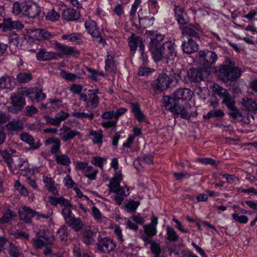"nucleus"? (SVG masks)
Returning <instances> with one entry per match:
<instances>
[{
    "instance_id": "obj_1",
    "label": "nucleus",
    "mask_w": 257,
    "mask_h": 257,
    "mask_svg": "<svg viewBox=\"0 0 257 257\" xmlns=\"http://www.w3.org/2000/svg\"><path fill=\"white\" fill-rule=\"evenodd\" d=\"M242 71L235 66V63L227 59L218 69V76L224 82L235 81L241 75Z\"/></svg>"
},
{
    "instance_id": "obj_2",
    "label": "nucleus",
    "mask_w": 257,
    "mask_h": 257,
    "mask_svg": "<svg viewBox=\"0 0 257 257\" xmlns=\"http://www.w3.org/2000/svg\"><path fill=\"white\" fill-rule=\"evenodd\" d=\"M176 45L172 41H166L163 43L162 47L153 55L155 62L162 61L168 63L170 60H173L177 56Z\"/></svg>"
},
{
    "instance_id": "obj_3",
    "label": "nucleus",
    "mask_w": 257,
    "mask_h": 257,
    "mask_svg": "<svg viewBox=\"0 0 257 257\" xmlns=\"http://www.w3.org/2000/svg\"><path fill=\"white\" fill-rule=\"evenodd\" d=\"M163 101L165 107L175 115H180L181 118L190 119L191 115L187 109V105L180 104L179 102L170 99L168 96H164Z\"/></svg>"
},
{
    "instance_id": "obj_4",
    "label": "nucleus",
    "mask_w": 257,
    "mask_h": 257,
    "mask_svg": "<svg viewBox=\"0 0 257 257\" xmlns=\"http://www.w3.org/2000/svg\"><path fill=\"white\" fill-rule=\"evenodd\" d=\"M21 93L23 95L28 97L32 102H39L46 98V94L38 87H24L22 89Z\"/></svg>"
},
{
    "instance_id": "obj_5",
    "label": "nucleus",
    "mask_w": 257,
    "mask_h": 257,
    "mask_svg": "<svg viewBox=\"0 0 257 257\" xmlns=\"http://www.w3.org/2000/svg\"><path fill=\"white\" fill-rule=\"evenodd\" d=\"M175 85L174 80L166 74H160L152 84L155 91H162Z\"/></svg>"
},
{
    "instance_id": "obj_6",
    "label": "nucleus",
    "mask_w": 257,
    "mask_h": 257,
    "mask_svg": "<svg viewBox=\"0 0 257 257\" xmlns=\"http://www.w3.org/2000/svg\"><path fill=\"white\" fill-rule=\"evenodd\" d=\"M199 61L204 66L209 67L215 63L218 59L217 54L209 50L200 51L198 53Z\"/></svg>"
},
{
    "instance_id": "obj_7",
    "label": "nucleus",
    "mask_w": 257,
    "mask_h": 257,
    "mask_svg": "<svg viewBox=\"0 0 257 257\" xmlns=\"http://www.w3.org/2000/svg\"><path fill=\"white\" fill-rule=\"evenodd\" d=\"M183 35H188L192 38L199 39L202 33L201 26L198 24H189L186 26H180Z\"/></svg>"
},
{
    "instance_id": "obj_8",
    "label": "nucleus",
    "mask_w": 257,
    "mask_h": 257,
    "mask_svg": "<svg viewBox=\"0 0 257 257\" xmlns=\"http://www.w3.org/2000/svg\"><path fill=\"white\" fill-rule=\"evenodd\" d=\"M150 35L152 36L150 42V51L152 55H153L157 52L162 45L161 42L164 40L165 36L164 34H162L158 32H151Z\"/></svg>"
},
{
    "instance_id": "obj_9",
    "label": "nucleus",
    "mask_w": 257,
    "mask_h": 257,
    "mask_svg": "<svg viewBox=\"0 0 257 257\" xmlns=\"http://www.w3.org/2000/svg\"><path fill=\"white\" fill-rule=\"evenodd\" d=\"M97 232L92 227H85L82 233V241L86 245L94 244L96 241Z\"/></svg>"
},
{
    "instance_id": "obj_10",
    "label": "nucleus",
    "mask_w": 257,
    "mask_h": 257,
    "mask_svg": "<svg viewBox=\"0 0 257 257\" xmlns=\"http://www.w3.org/2000/svg\"><path fill=\"white\" fill-rule=\"evenodd\" d=\"M97 247L98 249L102 252H109L115 248L116 243L111 238L103 237L100 239H98Z\"/></svg>"
},
{
    "instance_id": "obj_11",
    "label": "nucleus",
    "mask_w": 257,
    "mask_h": 257,
    "mask_svg": "<svg viewBox=\"0 0 257 257\" xmlns=\"http://www.w3.org/2000/svg\"><path fill=\"white\" fill-rule=\"evenodd\" d=\"M202 79V72L197 68H191L188 71L187 75L184 78L183 81L187 84L196 83L201 82Z\"/></svg>"
},
{
    "instance_id": "obj_12",
    "label": "nucleus",
    "mask_w": 257,
    "mask_h": 257,
    "mask_svg": "<svg viewBox=\"0 0 257 257\" xmlns=\"http://www.w3.org/2000/svg\"><path fill=\"white\" fill-rule=\"evenodd\" d=\"M24 15L30 18H36L41 13V8L36 3L31 1H27V4Z\"/></svg>"
},
{
    "instance_id": "obj_13",
    "label": "nucleus",
    "mask_w": 257,
    "mask_h": 257,
    "mask_svg": "<svg viewBox=\"0 0 257 257\" xmlns=\"http://www.w3.org/2000/svg\"><path fill=\"white\" fill-rule=\"evenodd\" d=\"M24 96L21 94V95H12L11 97L13 107L9 108L8 110L10 112L17 113L21 110L25 104V99Z\"/></svg>"
},
{
    "instance_id": "obj_14",
    "label": "nucleus",
    "mask_w": 257,
    "mask_h": 257,
    "mask_svg": "<svg viewBox=\"0 0 257 257\" xmlns=\"http://www.w3.org/2000/svg\"><path fill=\"white\" fill-rule=\"evenodd\" d=\"M192 92L188 88H180L177 89L173 94L172 97L168 96L171 99L179 102L180 100L185 101L189 100L191 98Z\"/></svg>"
},
{
    "instance_id": "obj_15",
    "label": "nucleus",
    "mask_w": 257,
    "mask_h": 257,
    "mask_svg": "<svg viewBox=\"0 0 257 257\" xmlns=\"http://www.w3.org/2000/svg\"><path fill=\"white\" fill-rule=\"evenodd\" d=\"M70 114L67 112L60 111L56 113L54 117H50L49 116H46L45 119L47 123L51 124L53 126H59L61 122L66 120Z\"/></svg>"
},
{
    "instance_id": "obj_16",
    "label": "nucleus",
    "mask_w": 257,
    "mask_h": 257,
    "mask_svg": "<svg viewBox=\"0 0 257 257\" xmlns=\"http://www.w3.org/2000/svg\"><path fill=\"white\" fill-rule=\"evenodd\" d=\"M120 182L114 180H110L108 187L109 188V192H113L120 195L127 196L130 194V188L127 186H125L126 191H124V188L120 185Z\"/></svg>"
},
{
    "instance_id": "obj_17",
    "label": "nucleus",
    "mask_w": 257,
    "mask_h": 257,
    "mask_svg": "<svg viewBox=\"0 0 257 257\" xmlns=\"http://www.w3.org/2000/svg\"><path fill=\"white\" fill-rule=\"evenodd\" d=\"M44 144L46 146H50L49 152L52 155H56L61 151V142L57 138H49L45 141Z\"/></svg>"
},
{
    "instance_id": "obj_18",
    "label": "nucleus",
    "mask_w": 257,
    "mask_h": 257,
    "mask_svg": "<svg viewBox=\"0 0 257 257\" xmlns=\"http://www.w3.org/2000/svg\"><path fill=\"white\" fill-rule=\"evenodd\" d=\"M19 219L26 224H31L33 218V210L29 206H24L18 212Z\"/></svg>"
},
{
    "instance_id": "obj_19",
    "label": "nucleus",
    "mask_w": 257,
    "mask_h": 257,
    "mask_svg": "<svg viewBox=\"0 0 257 257\" xmlns=\"http://www.w3.org/2000/svg\"><path fill=\"white\" fill-rule=\"evenodd\" d=\"M198 45L192 38L188 39L187 41L182 42L181 47L183 52L187 54H191L197 52L198 50Z\"/></svg>"
},
{
    "instance_id": "obj_20",
    "label": "nucleus",
    "mask_w": 257,
    "mask_h": 257,
    "mask_svg": "<svg viewBox=\"0 0 257 257\" xmlns=\"http://www.w3.org/2000/svg\"><path fill=\"white\" fill-rule=\"evenodd\" d=\"M16 153V150L12 149H7L4 151L0 152V160L3 159L11 171L13 170V159L12 157L13 154Z\"/></svg>"
},
{
    "instance_id": "obj_21",
    "label": "nucleus",
    "mask_w": 257,
    "mask_h": 257,
    "mask_svg": "<svg viewBox=\"0 0 257 257\" xmlns=\"http://www.w3.org/2000/svg\"><path fill=\"white\" fill-rule=\"evenodd\" d=\"M127 41L130 50L133 52H135L138 47H139V50H140L141 46H145L142 37L134 33H132L131 36L127 38Z\"/></svg>"
},
{
    "instance_id": "obj_22",
    "label": "nucleus",
    "mask_w": 257,
    "mask_h": 257,
    "mask_svg": "<svg viewBox=\"0 0 257 257\" xmlns=\"http://www.w3.org/2000/svg\"><path fill=\"white\" fill-rule=\"evenodd\" d=\"M60 131H63L64 135L61 137V140L63 142H66L69 140L73 139L76 136L81 135L80 133L76 130H71L69 127L63 124Z\"/></svg>"
},
{
    "instance_id": "obj_23",
    "label": "nucleus",
    "mask_w": 257,
    "mask_h": 257,
    "mask_svg": "<svg viewBox=\"0 0 257 257\" xmlns=\"http://www.w3.org/2000/svg\"><path fill=\"white\" fill-rule=\"evenodd\" d=\"M36 56L38 60L47 61L57 59L58 56H60V54L53 52L47 51L46 49H42L39 50Z\"/></svg>"
},
{
    "instance_id": "obj_24",
    "label": "nucleus",
    "mask_w": 257,
    "mask_h": 257,
    "mask_svg": "<svg viewBox=\"0 0 257 257\" xmlns=\"http://www.w3.org/2000/svg\"><path fill=\"white\" fill-rule=\"evenodd\" d=\"M80 14L78 11L71 8H68L63 11L62 17L67 21H76L79 19Z\"/></svg>"
},
{
    "instance_id": "obj_25",
    "label": "nucleus",
    "mask_w": 257,
    "mask_h": 257,
    "mask_svg": "<svg viewBox=\"0 0 257 257\" xmlns=\"http://www.w3.org/2000/svg\"><path fill=\"white\" fill-rule=\"evenodd\" d=\"M83 36L79 33H72L64 34L62 36V40H67V41L76 44H81L82 43Z\"/></svg>"
},
{
    "instance_id": "obj_26",
    "label": "nucleus",
    "mask_w": 257,
    "mask_h": 257,
    "mask_svg": "<svg viewBox=\"0 0 257 257\" xmlns=\"http://www.w3.org/2000/svg\"><path fill=\"white\" fill-rule=\"evenodd\" d=\"M31 35L33 39L38 41L49 39L51 36L48 31L40 29L32 30Z\"/></svg>"
},
{
    "instance_id": "obj_27",
    "label": "nucleus",
    "mask_w": 257,
    "mask_h": 257,
    "mask_svg": "<svg viewBox=\"0 0 257 257\" xmlns=\"http://www.w3.org/2000/svg\"><path fill=\"white\" fill-rule=\"evenodd\" d=\"M6 128L11 132H17L23 129V122L18 118L10 121L6 125Z\"/></svg>"
},
{
    "instance_id": "obj_28",
    "label": "nucleus",
    "mask_w": 257,
    "mask_h": 257,
    "mask_svg": "<svg viewBox=\"0 0 257 257\" xmlns=\"http://www.w3.org/2000/svg\"><path fill=\"white\" fill-rule=\"evenodd\" d=\"M55 47L58 50L61 51L62 54L64 55L75 56L79 54L78 51L73 47L61 44L59 43H56Z\"/></svg>"
},
{
    "instance_id": "obj_29",
    "label": "nucleus",
    "mask_w": 257,
    "mask_h": 257,
    "mask_svg": "<svg viewBox=\"0 0 257 257\" xmlns=\"http://www.w3.org/2000/svg\"><path fill=\"white\" fill-rule=\"evenodd\" d=\"M15 85V79L8 75L0 77V88L2 89H11Z\"/></svg>"
},
{
    "instance_id": "obj_30",
    "label": "nucleus",
    "mask_w": 257,
    "mask_h": 257,
    "mask_svg": "<svg viewBox=\"0 0 257 257\" xmlns=\"http://www.w3.org/2000/svg\"><path fill=\"white\" fill-rule=\"evenodd\" d=\"M182 70L183 69L181 66H177L176 65L172 66L170 68L169 75L168 76L174 80V83L175 85L181 79V74Z\"/></svg>"
},
{
    "instance_id": "obj_31",
    "label": "nucleus",
    "mask_w": 257,
    "mask_h": 257,
    "mask_svg": "<svg viewBox=\"0 0 257 257\" xmlns=\"http://www.w3.org/2000/svg\"><path fill=\"white\" fill-rule=\"evenodd\" d=\"M105 69L109 73H115L117 70L116 62L113 57L108 53L105 60Z\"/></svg>"
},
{
    "instance_id": "obj_32",
    "label": "nucleus",
    "mask_w": 257,
    "mask_h": 257,
    "mask_svg": "<svg viewBox=\"0 0 257 257\" xmlns=\"http://www.w3.org/2000/svg\"><path fill=\"white\" fill-rule=\"evenodd\" d=\"M74 231L77 232L83 229L84 223L80 218L73 216L66 222Z\"/></svg>"
},
{
    "instance_id": "obj_33",
    "label": "nucleus",
    "mask_w": 257,
    "mask_h": 257,
    "mask_svg": "<svg viewBox=\"0 0 257 257\" xmlns=\"http://www.w3.org/2000/svg\"><path fill=\"white\" fill-rule=\"evenodd\" d=\"M43 182L45 184V186L48 191L51 192L54 195L58 194V190L55 186V182L52 178L47 176H43Z\"/></svg>"
},
{
    "instance_id": "obj_34",
    "label": "nucleus",
    "mask_w": 257,
    "mask_h": 257,
    "mask_svg": "<svg viewBox=\"0 0 257 257\" xmlns=\"http://www.w3.org/2000/svg\"><path fill=\"white\" fill-rule=\"evenodd\" d=\"M241 103L247 111L255 112L257 110V104L256 102L248 97L242 98Z\"/></svg>"
},
{
    "instance_id": "obj_35",
    "label": "nucleus",
    "mask_w": 257,
    "mask_h": 257,
    "mask_svg": "<svg viewBox=\"0 0 257 257\" xmlns=\"http://www.w3.org/2000/svg\"><path fill=\"white\" fill-rule=\"evenodd\" d=\"M21 140L28 144L30 146L31 149L36 150L39 149L41 146V144L38 142L37 144L34 143V139L32 136L27 133H23L20 136Z\"/></svg>"
},
{
    "instance_id": "obj_36",
    "label": "nucleus",
    "mask_w": 257,
    "mask_h": 257,
    "mask_svg": "<svg viewBox=\"0 0 257 257\" xmlns=\"http://www.w3.org/2000/svg\"><path fill=\"white\" fill-rule=\"evenodd\" d=\"M88 100L86 103V107L91 109L96 108L99 103V98L93 91H88Z\"/></svg>"
},
{
    "instance_id": "obj_37",
    "label": "nucleus",
    "mask_w": 257,
    "mask_h": 257,
    "mask_svg": "<svg viewBox=\"0 0 257 257\" xmlns=\"http://www.w3.org/2000/svg\"><path fill=\"white\" fill-rule=\"evenodd\" d=\"M3 25L5 28L9 29L21 30L24 25L19 21H13L12 18L5 19Z\"/></svg>"
},
{
    "instance_id": "obj_38",
    "label": "nucleus",
    "mask_w": 257,
    "mask_h": 257,
    "mask_svg": "<svg viewBox=\"0 0 257 257\" xmlns=\"http://www.w3.org/2000/svg\"><path fill=\"white\" fill-rule=\"evenodd\" d=\"M175 14L176 20L180 26L187 24L188 21L185 18L186 13L183 9L179 7L176 8Z\"/></svg>"
},
{
    "instance_id": "obj_39",
    "label": "nucleus",
    "mask_w": 257,
    "mask_h": 257,
    "mask_svg": "<svg viewBox=\"0 0 257 257\" xmlns=\"http://www.w3.org/2000/svg\"><path fill=\"white\" fill-rule=\"evenodd\" d=\"M26 4L27 1L22 2H19L18 1L15 2L13 5V13L16 16L21 14L24 15Z\"/></svg>"
},
{
    "instance_id": "obj_40",
    "label": "nucleus",
    "mask_w": 257,
    "mask_h": 257,
    "mask_svg": "<svg viewBox=\"0 0 257 257\" xmlns=\"http://www.w3.org/2000/svg\"><path fill=\"white\" fill-rule=\"evenodd\" d=\"M180 237L177 234L175 229L170 226H167L166 227V236H165V239L168 240L171 242H175L178 241Z\"/></svg>"
},
{
    "instance_id": "obj_41",
    "label": "nucleus",
    "mask_w": 257,
    "mask_h": 257,
    "mask_svg": "<svg viewBox=\"0 0 257 257\" xmlns=\"http://www.w3.org/2000/svg\"><path fill=\"white\" fill-rule=\"evenodd\" d=\"M85 27L93 38L99 37L100 32L98 30L96 24L94 21H91V22H86L85 23Z\"/></svg>"
},
{
    "instance_id": "obj_42",
    "label": "nucleus",
    "mask_w": 257,
    "mask_h": 257,
    "mask_svg": "<svg viewBox=\"0 0 257 257\" xmlns=\"http://www.w3.org/2000/svg\"><path fill=\"white\" fill-rule=\"evenodd\" d=\"M132 109L135 116L139 122H143L145 121V116L142 111L140 105L138 103L132 104Z\"/></svg>"
},
{
    "instance_id": "obj_43",
    "label": "nucleus",
    "mask_w": 257,
    "mask_h": 257,
    "mask_svg": "<svg viewBox=\"0 0 257 257\" xmlns=\"http://www.w3.org/2000/svg\"><path fill=\"white\" fill-rule=\"evenodd\" d=\"M138 16L139 19L140 28H146L153 25L154 21L155 20V18L154 17H141L140 12L138 13Z\"/></svg>"
},
{
    "instance_id": "obj_44",
    "label": "nucleus",
    "mask_w": 257,
    "mask_h": 257,
    "mask_svg": "<svg viewBox=\"0 0 257 257\" xmlns=\"http://www.w3.org/2000/svg\"><path fill=\"white\" fill-rule=\"evenodd\" d=\"M55 160L56 162L60 165L62 166H69L71 164V160L66 154H61L59 155V154L54 156Z\"/></svg>"
},
{
    "instance_id": "obj_45",
    "label": "nucleus",
    "mask_w": 257,
    "mask_h": 257,
    "mask_svg": "<svg viewBox=\"0 0 257 257\" xmlns=\"http://www.w3.org/2000/svg\"><path fill=\"white\" fill-rule=\"evenodd\" d=\"M32 75L30 72H20L17 75V80L20 83H27L32 79Z\"/></svg>"
},
{
    "instance_id": "obj_46",
    "label": "nucleus",
    "mask_w": 257,
    "mask_h": 257,
    "mask_svg": "<svg viewBox=\"0 0 257 257\" xmlns=\"http://www.w3.org/2000/svg\"><path fill=\"white\" fill-rule=\"evenodd\" d=\"M16 216L17 214L16 212L11 209H7L4 212L3 216L0 218V223L4 224L8 223Z\"/></svg>"
},
{
    "instance_id": "obj_47",
    "label": "nucleus",
    "mask_w": 257,
    "mask_h": 257,
    "mask_svg": "<svg viewBox=\"0 0 257 257\" xmlns=\"http://www.w3.org/2000/svg\"><path fill=\"white\" fill-rule=\"evenodd\" d=\"M89 135L94 137L92 139L93 144H98L101 145L102 143L103 134L101 130L91 131Z\"/></svg>"
},
{
    "instance_id": "obj_48",
    "label": "nucleus",
    "mask_w": 257,
    "mask_h": 257,
    "mask_svg": "<svg viewBox=\"0 0 257 257\" xmlns=\"http://www.w3.org/2000/svg\"><path fill=\"white\" fill-rule=\"evenodd\" d=\"M98 172V170L97 169H95L91 166H89L83 173L85 177L91 180H93L96 179Z\"/></svg>"
},
{
    "instance_id": "obj_49",
    "label": "nucleus",
    "mask_w": 257,
    "mask_h": 257,
    "mask_svg": "<svg viewBox=\"0 0 257 257\" xmlns=\"http://www.w3.org/2000/svg\"><path fill=\"white\" fill-rule=\"evenodd\" d=\"M10 234L13 236L15 239H21L24 240H28L30 238V235L28 233L24 231H16L12 230Z\"/></svg>"
},
{
    "instance_id": "obj_50",
    "label": "nucleus",
    "mask_w": 257,
    "mask_h": 257,
    "mask_svg": "<svg viewBox=\"0 0 257 257\" xmlns=\"http://www.w3.org/2000/svg\"><path fill=\"white\" fill-rule=\"evenodd\" d=\"M60 76L67 81L73 82L78 76L74 73H70L64 69H61L60 72Z\"/></svg>"
},
{
    "instance_id": "obj_51",
    "label": "nucleus",
    "mask_w": 257,
    "mask_h": 257,
    "mask_svg": "<svg viewBox=\"0 0 257 257\" xmlns=\"http://www.w3.org/2000/svg\"><path fill=\"white\" fill-rule=\"evenodd\" d=\"M8 251L11 257H19L20 255V247L12 242H9Z\"/></svg>"
},
{
    "instance_id": "obj_52",
    "label": "nucleus",
    "mask_w": 257,
    "mask_h": 257,
    "mask_svg": "<svg viewBox=\"0 0 257 257\" xmlns=\"http://www.w3.org/2000/svg\"><path fill=\"white\" fill-rule=\"evenodd\" d=\"M213 89L214 92L222 99L229 94L226 89L219 86L217 84H214Z\"/></svg>"
},
{
    "instance_id": "obj_53",
    "label": "nucleus",
    "mask_w": 257,
    "mask_h": 257,
    "mask_svg": "<svg viewBox=\"0 0 257 257\" xmlns=\"http://www.w3.org/2000/svg\"><path fill=\"white\" fill-rule=\"evenodd\" d=\"M140 204V202L139 201L131 200L125 204V210L128 212H135Z\"/></svg>"
},
{
    "instance_id": "obj_54",
    "label": "nucleus",
    "mask_w": 257,
    "mask_h": 257,
    "mask_svg": "<svg viewBox=\"0 0 257 257\" xmlns=\"http://www.w3.org/2000/svg\"><path fill=\"white\" fill-rule=\"evenodd\" d=\"M106 161L105 158L101 157H93L91 160V163L94 166L103 169V165Z\"/></svg>"
},
{
    "instance_id": "obj_55",
    "label": "nucleus",
    "mask_w": 257,
    "mask_h": 257,
    "mask_svg": "<svg viewBox=\"0 0 257 257\" xmlns=\"http://www.w3.org/2000/svg\"><path fill=\"white\" fill-rule=\"evenodd\" d=\"M72 115L76 118L81 119L88 118L89 120H92L94 117V114L93 113H88L84 112L74 111Z\"/></svg>"
},
{
    "instance_id": "obj_56",
    "label": "nucleus",
    "mask_w": 257,
    "mask_h": 257,
    "mask_svg": "<svg viewBox=\"0 0 257 257\" xmlns=\"http://www.w3.org/2000/svg\"><path fill=\"white\" fill-rule=\"evenodd\" d=\"M60 17V14L57 12L54 9L50 10L46 16V20L52 22H56L59 20Z\"/></svg>"
},
{
    "instance_id": "obj_57",
    "label": "nucleus",
    "mask_w": 257,
    "mask_h": 257,
    "mask_svg": "<svg viewBox=\"0 0 257 257\" xmlns=\"http://www.w3.org/2000/svg\"><path fill=\"white\" fill-rule=\"evenodd\" d=\"M72 208V206H66L64 207L62 210L61 214L63 215L66 222L74 216L71 211Z\"/></svg>"
},
{
    "instance_id": "obj_58",
    "label": "nucleus",
    "mask_w": 257,
    "mask_h": 257,
    "mask_svg": "<svg viewBox=\"0 0 257 257\" xmlns=\"http://www.w3.org/2000/svg\"><path fill=\"white\" fill-rule=\"evenodd\" d=\"M222 103L225 104L228 109L234 108L235 106L234 98L230 94L222 99Z\"/></svg>"
},
{
    "instance_id": "obj_59",
    "label": "nucleus",
    "mask_w": 257,
    "mask_h": 257,
    "mask_svg": "<svg viewBox=\"0 0 257 257\" xmlns=\"http://www.w3.org/2000/svg\"><path fill=\"white\" fill-rule=\"evenodd\" d=\"M144 229L145 234L150 237L156 235L157 233V228L151 224L144 225Z\"/></svg>"
},
{
    "instance_id": "obj_60",
    "label": "nucleus",
    "mask_w": 257,
    "mask_h": 257,
    "mask_svg": "<svg viewBox=\"0 0 257 257\" xmlns=\"http://www.w3.org/2000/svg\"><path fill=\"white\" fill-rule=\"evenodd\" d=\"M155 70L151 68L140 66L139 68L138 75L147 77L150 75Z\"/></svg>"
},
{
    "instance_id": "obj_61",
    "label": "nucleus",
    "mask_w": 257,
    "mask_h": 257,
    "mask_svg": "<svg viewBox=\"0 0 257 257\" xmlns=\"http://www.w3.org/2000/svg\"><path fill=\"white\" fill-rule=\"evenodd\" d=\"M224 115V113L221 109L212 110L210 111L204 117L205 118H210L211 117L221 118Z\"/></svg>"
},
{
    "instance_id": "obj_62",
    "label": "nucleus",
    "mask_w": 257,
    "mask_h": 257,
    "mask_svg": "<svg viewBox=\"0 0 257 257\" xmlns=\"http://www.w3.org/2000/svg\"><path fill=\"white\" fill-rule=\"evenodd\" d=\"M232 217L235 221L241 224H245L248 221V217L244 215H239V213L235 212L232 214Z\"/></svg>"
},
{
    "instance_id": "obj_63",
    "label": "nucleus",
    "mask_w": 257,
    "mask_h": 257,
    "mask_svg": "<svg viewBox=\"0 0 257 257\" xmlns=\"http://www.w3.org/2000/svg\"><path fill=\"white\" fill-rule=\"evenodd\" d=\"M62 100L58 98H54L49 99L48 105L49 108L57 109L61 106Z\"/></svg>"
},
{
    "instance_id": "obj_64",
    "label": "nucleus",
    "mask_w": 257,
    "mask_h": 257,
    "mask_svg": "<svg viewBox=\"0 0 257 257\" xmlns=\"http://www.w3.org/2000/svg\"><path fill=\"white\" fill-rule=\"evenodd\" d=\"M57 233L59 235V238L62 241H66L68 237L67 227L64 225L61 226L57 231Z\"/></svg>"
}]
</instances>
